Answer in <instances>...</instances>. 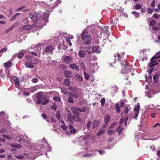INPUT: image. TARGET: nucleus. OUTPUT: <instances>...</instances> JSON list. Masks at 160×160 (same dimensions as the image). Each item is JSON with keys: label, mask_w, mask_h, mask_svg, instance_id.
Instances as JSON below:
<instances>
[{"label": "nucleus", "mask_w": 160, "mask_h": 160, "mask_svg": "<svg viewBox=\"0 0 160 160\" xmlns=\"http://www.w3.org/2000/svg\"><path fill=\"white\" fill-rule=\"evenodd\" d=\"M83 73L84 75L85 78L87 80H88L89 78V75L88 74L85 72V71H84Z\"/></svg>", "instance_id": "a18cd8bd"}, {"label": "nucleus", "mask_w": 160, "mask_h": 160, "mask_svg": "<svg viewBox=\"0 0 160 160\" xmlns=\"http://www.w3.org/2000/svg\"><path fill=\"white\" fill-rule=\"evenodd\" d=\"M83 40L84 43L87 45H89L91 41V37L90 35H87V37L81 38Z\"/></svg>", "instance_id": "0eeeda50"}, {"label": "nucleus", "mask_w": 160, "mask_h": 160, "mask_svg": "<svg viewBox=\"0 0 160 160\" xmlns=\"http://www.w3.org/2000/svg\"><path fill=\"white\" fill-rule=\"evenodd\" d=\"M42 116L43 118L46 119V120L47 121V122H49L50 121L48 119V118H47L46 115L44 114V113L42 114Z\"/></svg>", "instance_id": "de8ad7c7"}, {"label": "nucleus", "mask_w": 160, "mask_h": 160, "mask_svg": "<svg viewBox=\"0 0 160 160\" xmlns=\"http://www.w3.org/2000/svg\"><path fill=\"white\" fill-rule=\"evenodd\" d=\"M51 108L54 110H56L57 109V106L55 103H54L53 106L51 107Z\"/></svg>", "instance_id": "052dcab7"}, {"label": "nucleus", "mask_w": 160, "mask_h": 160, "mask_svg": "<svg viewBox=\"0 0 160 160\" xmlns=\"http://www.w3.org/2000/svg\"><path fill=\"white\" fill-rule=\"evenodd\" d=\"M69 131L72 134H74L77 132V130L74 128V126L73 125H70L69 126Z\"/></svg>", "instance_id": "2eb2a0df"}, {"label": "nucleus", "mask_w": 160, "mask_h": 160, "mask_svg": "<svg viewBox=\"0 0 160 160\" xmlns=\"http://www.w3.org/2000/svg\"><path fill=\"white\" fill-rule=\"evenodd\" d=\"M92 50V47L91 46L88 47L86 50L88 53L91 54V53H93Z\"/></svg>", "instance_id": "2f4dec72"}, {"label": "nucleus", "mask_w": 160, "mask_h": 160, "mask_svg": "<svg viewBox=\"0 0 160 160\" xmlns=\"http://www.w3.org/2000/svg\"><path fill=\"white\" fill-rule=\"evenodd\" d=\"M128 119V117L126 118L125 117H123L121 118L119 122L120 125L118 127V129H119L121 128V126H122V124L124 122V126H125L127 125Z\"/></svg>", "instance_id": "9d476101"}, {"label": "nucleus", "mask_w": 160, "mask_h": 160, "mask_svg": "<svg viewBox=\"0 0 160 160\" xmlns=\"http://www.w3.org/2000/svg\"><path fill=\"white\" fill-rule=\"evenodd\" d=\"M135 8L136 9H139L142 8V6L139 4H137L135 5Z\"/></svg>", "instance_id": "c03bdc74"}, {"label": "nucleus", "mask_w": 160, "mask_h": 160, "mask_svg": "<svg viewBox=\"0 0 160 160\" xmlns=\"http://www.w3.org/2000/svg\"><path fill=\"white\" fill-rule=\"evenodd\" d=\"M97 151V150L96 149H92L91 151L92 152V153H88L87 154L84 155H83V157H87V158H90V157H92L94 156V155L95 154H94V153H95Z\"/></svg>", "instance_id": "ddd939ff"}, {"label": "nucleus", "mask_w": 160, "mask_h": 160, "mask_svg": "<svg viewBox=\"0 0 160 160\" xmlns=\"http://www.w3.org/2000/svg\"><path fill=\"white\" fill-rule=\"evenodd\" d=\"M69 67L72 69L76 70H78L79 69V67L74 63L70 64L69 65Z\"/></svg>", "instance_id": "6ab92c4d"}, {"label": "nucleus", "mask_w": 160, "mask_h": 160, "mask_svg": "<svg viewBox=\"0 0 160 160\" xmlns=\"http://www.w3.org/2000/svg\"><path fill=\"white\" fill-rule=\"evenodd\" d=\"M145 77L146 78L145 81L147 82H148V79L150 81L152 79V76H150V75H149L148 76V78H147V77L146 75Z\"/></svg>", "instance_id": "603ef678"}, {"label": "nucleus", "mask_w": 160, "mask_h": 160, "mask_svg": "<svg viewBox=\"0 0 160 160\" xmlns=\"http://www.w3.org/2000/svg\"><path fill=\"white\" fill-rule=\"evenodd\" d=\"M105 98H102L100 101V102L101 103V106H104V104L105 103Z\"/></svg>", "instance_id": "49530a36"}, {"label": "nucleus", "mask_w": 160, "mask_h": 160, "mask_svg": "<svg viewBox=\"0 0 160 160\" xmlns=\"http://www.w3.org/2000/svg\"><path fill=\"white\" fill-rule=\"evenodd\" d=\"M30 53H31V54H32V55H34L35 56H37L38 55H39V54H40L39 52H38V53H37L36 52H31Z\"/></svg>", "instance_id": "680f3d73"}, {"label": "nucleus", "mask_w": 160, "mask_h": 160, "mask_svg": "<svg viewBox=\"0 0 160 160\" xmlns=\"http://www.w3.org/2000/svg\"><path fill=\"white\" fill-rule=\"evenodd\" d=\"M91 67L93 70H96L98 68V66L96 63H92Z\"/></svg>", "instance_id": "a878e982"}, {"label": "nucleus", "mask_w": 160, "mask_h": 160, "mask_svg": "<svg viewBox=\"0 0 160 160\" xmlns=\"http://www.w3.org/2000/svg\"><path fill=\"white\" fill-rule=\"evenodd\" d=\"M64 75L66 77L69 78L72 76V73L69 71H66L64 72Z\"/></svg>", "instance_id": "412c9836"}, {"label": "nucleus", "mask_w": 160, "mask_h": 160, "mask_svg": "<svg viewBox=\"0 0 160 160\" xmlns=\"http://www.w3.org/2000/svg\"><path fill=\"white\" fill-rule=\"evenodd\" d=\"M2 136L3 138H6V139H8L10 140L11 138V137H9V136H8V135L4 134H3L2 135Z\"/></svg>", "instance_id": "4d7b16f0"}, {"label": "nucleus", "mask_w": 160, "mask_h": 160, "mask_svg": "<svg viewBox=\"0 0 160 160\" xmlns=\"http://www.w3.org/2000/svg\"><path fill=\"white\" fill-rule=\"evenodd\" d=\"M5 67L6 68H9L12 65V63L9 61H8L5 63H3Z\"/></svg>", "instance_id": "4be33fe9"}, {"label": "nucleus", "mask_w": 160, "mask_h": 160, "mask_svg": "<svg viewBox=\"0 0 160 160\" xmlns=\"http://www.w3.org/2000/svg\"><path fill=\"white\" fill-rule=\"evenodd\" d=\"M93 53H99L101 52V49L99 48V47L98 46H93Z\"/></svg>", "instance_id": "f3484780"}, {"label": "nucleus", "mask_w": 160, "mask_h": 160, "mask_svg": "<svg viewBox=\"0 0 160 160\" xmlns=\"http://www.w3.org/2000/svg\"><path fill=\"white\" fill-rule=\"evenodd\" d=\"M63 83L66 85L69 86L70 85V81L68 79H66L64 81Z\"/></svg>", "instance_id": "f704fd0d"}, {"label": "nucleus", "mask_w": 160, "mask_h": 160, "mask_svg": "<svg viewBox=\"0 0 160 160\" xmlns=\"http://www.w3.org/2000/svg\"><path fill=\"white\" fill-rule=\"evenodd\" d=\"M61 92L64 95L68 94L67 89L66 88H61Z\"/></svg>", "instance_id": "c85d7f7f"}, {"label": "nucleus", "mask_w": 160, "mask_h": 160, "mask_svg": "<svg viewBox=\"0 0 160 160\" xmlns=\"http://www.w3.org/2000/svg\"><path fill=\"white\" fill-rule=\"evenodd\" d=\"M160 58V51L157 52L151 59L149 65L152 67L157 65L158 62H157L156 59Z\"/></svg>", "instance_id": "f03ea898"}, {"label": "nucleus", "mask_w": 160, "mask_h": 160, "mask_svg": "<svg viewBox=\"0 0 160 160\" xmlns=\"http://www.w3.org/2000/svg\"><path fill=\"white\" fill-rule=\"evenodd\" d=\"M153 16L156 19H158L160 18V14H158L156 13H154L153 15Z\"/></svg>", "instance_id": "864d4df0"}, {"label": "nucleus", "mask_w": 160, "mask_h": 160, "mask_svg": "<svg viewBox=\"0 0 160 160\" xmlns=\"http://www.w3.org/2000/svg\"><path fill=\"white\" fill-rule=\"evenodd\" d=\"M54 49V47L52 45H49L47 46L45 49V51L47 52H52Z\"/></svg>", "instance_id": "a211bd4d"}, {"label": "nucleus", "mask_w": 160, "mask_h": 160, "mask_svg": "<svg viewBox=\"0 0 160 160\" xmlns=\"http://www.w3.org/2000/svg\"><path fill=\"white\" fill-rule=\"evenodd\" d=\"M66 41L69 43V46H72V43L71 42L69 38L66 37Z\"/></svg>", "instance_id": "8fccbe9b"}, {"label": "nucleus", "mask_w": 160, "mask_h": 160, "mask_svg": "<svg viewBox=\"0 0 160 160\" xmlns=\"http://www.w3.org/2000/svg\"><path fill=\"white\" fill-rule=\"evenodd\" d=\"M27 59L30 61L32 63L37 64L38 63V61L36 59L28 55L26 56Z\"/></svg>", "instance_id": "9b49d317"}, {"label": "nucleus", "mask_w": 160, "mask_h": 160, "mask_svg": "<svg viewBox=\"0 0 160 160\" xmlns=\"http://www.w3.org/2000/svg\"><path fill=\"white\" fill-rule=\"evenodd\" d=\"M68 95H71L72 97H73L75 98H77L78 97V95L76 93L72 92H69L68 93Z\"/></svg>", "instance_id": "5701e85b"}, {"label": "nucleus", "mask_w": 160, "mask_h": 160, "mask_svg": "<svg viewBox=\"0 0 160 160\" xmlns=\"http://www.w3.org/2000/svg\"><path fill=\"white\" fill-rule=\"evenodd\" d=\"M102 40V39L101 37H97L95 39V43L96 44H99L100 43V42Z\"/></svg>", "instance_id": "bb28decb"}, {"label": "nucleus", "mask_w": 160, "mask_h": 160, "mask_svg": "<svg viewBox=\"0 0 160 160\" xmlns=\"http://www.w3.org/2000/svg\"><path fill=\"white\" fill-rule=\"evenodd\" d=\"M68 89L71 91L75 92L77 90V89L76 87L72 86L69 87L68 88Z\"/></svg>", "instance_id": "4c0bfd02"}, {"label": "nucleus", "mask_w": 160, "mask_h": 160, "mask_svg": "<svg viewBox=\"0 0 160 160\" xmlns=\"http://www.w3.org/2000/svg\"><path fill=\"white\" fill-rule=\"evenodd\" d=\"M48 0H44L45 1H47ZM50 1L52 2V3H50L52 5L51 7H54L57 4V1L59 0H49Z\"/></svg>", "instance_id": "b1692460"}, {"label": "nucleus", "mask_w": 160, "mask_h": 160, "mask_svg": "<svg viewBox=\"0 0 160 160\" xmlns=\"http://www.w3.org/2000/svg\"><path fill=\"white\" fill-rule=\"evenodd\" d=\"M124 54V52H121L119 54L118 53L117 55H114V57H115L116 58H118L117 59L118 61H122L123 62V63L121 62V64L122 65H124V68H123V70L122 71V73L125 74H128V76H129V75H133L134 74L131 73V71L129 68H127V69L126 68L127 65L126 64V62L123 61V57Z\"/></svg>", "instance_id": "f257e3e1"}, {"label": "nucleus", "mask_w": 160, "mask_h": 160, "mask_svg": "<svg viewBox=\"0 0 160 160\" xmlns=\"http://www.w3.org/2000/svg\"><path fill=\"white\" fill-rule=\"evenodd\" d=\"M98 122L96 120L94 121L92 123L93 127L92 129H93L94 128H97L98 125Z\"/></svg>", "instance_id": "c756f323"}, {"label": "nucleus", "mask_w": 160, "mask_h": 160, "mask_svg": "<svg viewBox=\"0 0 160 160\" xmlns=\"http://www.w3.org/2000/svg\"><path fill=\"white\" fill-rule=\"evenodd\" d=\"M69 98L68 99V101L70 103H73V100L72 97L71 95H68Z\"/></svg>", "instance_id": "79ce46f5"}, {"label": "nucleus", "mask_w": 160, "mask_h": 160, "mask_svg": "<svg viewBox=\"0 0 160 160\" xmlns=\"http://www.w3.org/2000/svg\"><path fill=\"white\" fill-rule=\"evenodd\" d=\"M124 104V102L122 101L116 104L115 108L118 112H120V107H122L123 106Z\"/></svg>", "instance_id": "f8f14e48"}, {"label": "nucleus", "mask_w": 160, "mask_h": 160, "mask_svg": "<svg viewBox=\"0 0 160 160\" xmlns=\"http://www.w3.org/2000/svg\"><path fill=\"white\" fill-rule=\"evenodd\" d=\"M25 6H24L20 7L19 8L16 9V12L19 11L23 9L24 8H25Z\"/></svg>", "instance_id": "13d9d810"}, {"label": "nucleus", "mask_w": 160, "mask_h": 160, "mask_svg": "<svg viewBox=\"0 0 160 160\" xmlns=\"http://www.w3.org/2000/svg\"><path fill=\"white\" fill-rule=\"evenodd\" d=\"M53 99L55 101H60L61 100L60 97H54L53 98Z\"/></svg>", "instance_id": "3c124183"}, {"label": "nucleus", "mask_w": 160, "mask_h": 160, "mask_svg": "<svg viewBox=\"0 0 160 160\" xmlns=\"http://www.w3.org/2000/svg\"><path fill=\"white\" fill-rule=\"evenodd\" d=\"M49 101V100L48 99H45L43 101H42L41 103L43 105H44L47 103Z\"/></svg>", "instance_id": "5fc2aeb1"}, {"label": "nucleus", "mask_w": 160, "mask_h": 160, "mask_svg": "<svg viewBox=\"0 0 160 160\" xmlns=\"http://www.w3.org/2000/svg\"><path fill=\"white\" fill-rule=\"evenodd\" d=\"M110 119V116L108 115H106L104 118V121L106 123H108Z\"/></svg>", "instance_id": "cd10ccee"}, {"label": "nucleus", "mask_w": 160, "mask_h": 160, "mask_svg": "<svg viewBox=\"0 0 160 160\" xmlns=\"http://www.w3.org/2000/svg\"><path fill=\"white\" fill-rule=\"evenodd\" d=\"M39 16V14H37L36 12H35V14L34 16V18H33V19L32 20L35 22L37 21L38 20V17Z\"/></svg>", "instance_id": "a19ab883"}, {"label": "nucleus", "mask_w": 160, "mask_h": 160, "mask_svg": "<svg viewBox=\"0 0 160 160\" xmlns=\"http://www.w3.org/2000/svg\"><path fill=\"white\" fill-rule=\"evenodd\" d=\"M15 157L18 159H22L24 158V156L22 155H16L15 156Z\"/></svg>", "instance_id": "6e6d98bb"}, {"label": "nucleus", "mask_w": 160, "mask_h": 160, "mask_svg": "<svg viewBox=\"0 0 160 160\" xmlns=\"http://www.w3.org/2000/svg\"><path fill=\"white\" fill-rule=\"evenodd\" d=\"M104 132L105 131L104 130H101L97 133V135L98 136H99L101 135H102Z\"/></svg>", "instance_id": "e433bc0d"}, {"label": "nucleus", "mask_w": 160, "mask_h": 160, "mask_svg": "<svg viewBox=\"0 0 160 160\" xmlns=\"http://www.w3.org/2000/svg\"><path fill=\"white\" fill-rule=\"evenodd\" d=\"M152 29L153 30L158 31L160 30V28L157 26H153L152 27Z\"/></svg>", "instance_id": "0e129e2a"}, {"label": "nucleus", "mask_w": 160, "mask_h": 160, "mask_svg": "<svg viewBox=\"0 0 160 160\" xmlns=\"http://www.w3.org/2000/svg\"><path fill=\"white\" fill-rule=\"evenodd\" d=\"M26 66L30 68H32L33 67V65L29 62H26L25 64Z\"/></svg>", "instance_id": "473e14b6"}, {"label": "nucleus", "mask_w": 160, "mask_h": 160, "mask_svg": "<svg viewBox=\"0 0 160 160\" xmlns=\"http://www.w3.org/2000/svg\"><path fill=\"white\" fill-rule=\"evenodd\" d=\"M10 146L12 148L11 149V151H17L16 148H19L21 147V146L18 144H12Z\"/></svg>", "instance_id": "4468645a"}, {"label": "nucleus", "mask_w": 160, "mask_h": 160, "mask_svg": "<svg viewBox=\"0 0 160 160\" xmlns=\"http://www.w3.org/2000/svg\"><path fill=\"white\" fill-rule=\"evenodd\" d=\"M24 55V53L22 52H20L19 54L17 53L15 54V55L17 56L18 58H22Z\"/></svg>", "instance_id": "c9c22d12"}, {"label": "nucleus", "mask_w": 160, "mask_h": 160, "mask_svg": "<svg viewBox=\"0 0 160 160\" xmlns=\"http://www.w3.org/2000/svg\"><path fill=\"white\" fill-rule=\"evenodd\" d=\"M71 111L73 113L76 114H78L81 112H84L86 111L85 107L83 108L82 109L77 107H72Z\"/></svg>", "instance_id": "7ed1b4c3"}, {"label": "nucleus", "mask_w": 160, "mask_h": 160, "mask_svg": "<svg viewBox=\"0 0 160 160\" xmlns=\"http://www.w3.org/2000/svg\"><path fill=\"white\" fill-rule=\"evenodd\" d=\"M88 33V31L87 30H84L83 31L82 34L81 35V38H83L84 37H87V34Z\"/></svg>", "instance_id": "72a5a7b5"}, {"label": "nucleus", "mask_w": 160, "mask_h": 160, "mask_svg": "<svg viewBox=\"0 0 160 160\" xmlns=\"http://www.w3.org/2000/svg\"><path fill=\"white\" fill-rule=\"evenodd\" d=\"M156 20H152L151 21L150 24L151 26L153 27L155 24H156Z\"/></svg>", "instance_id": "37998d69"}, {"label": "nucleus", "mask_w": 160, "mask_h": 160, "mask_svg": "<svg viewBox=\"0 0 160 160\" xmlns=\"http://www.w3.org/2000/svg\"><path fill=\"white\" fill-rule=\"evenodd\" d=\"M35 14V12H31L29 14V17L31 19H33V18H34V16Z\"/></svg>", "instance_id": "09e8293b"}, {"label": "nucleus", "mask_w": 160, "mask_h": 160, "mask_svg": "<svg viewBox=\"0 0 160 160\" xmlns=\"http://www.w3.org/2000/svg\"><path fill=\"white\" fill-rule=\"evenodd\" d=\"M32 81L33 83H37L38 81V79L37 78H33L32 79Z\"/></svg>", "instance_id": "338daca9"}, {"label": "nucleus", "mask_w": 160, "mask_h": 160, "mask_svg": "<svg viewBox=\"0 0 160 160\" xmlns=\"http://www.w3.org/2000/svg\"><path fill=\"white\" fill-rule=\"evenodd\" d=\"M159 75L158 74H155L153 77V79L154 80H157L159 78Z\"/></svg>", "instance_id": "bf43d9fd"}, {"label": "nucleus", "mask_w": 160, "mask_h": 160, "mask_svg": "<svg viewBox=\"0 0 160 160\" xmlns=\"http://www.w3.org/2000/svg\"><path fill=\"white\" fill-rule=\"evenodd\" d=\"M36 25L35 24H33L31 26L30 25H24L22 26L23 29L26 30H30L32 28H34L35 27Z\"/></svg>", "instance_id": "dca6fc26"}, {"label": "nucleus", "mask_w": 160, "mask_h": 160, "mask_svg": "<svg viewBox=\"0 0 160 160\" xmlns=\"http://www.w3.org/2000/svg\"><path fill=\"white\" fill-rule=\"evenodd\" d=\"M6 129L2 128L0 130V133H4L6 132Z\"/></svg>", "instance_id": "774afa93"}, {"label": "nucleus", "mask_w": 160, "mask_h": 160, "mask_svg": "<svg viewBox=\"0 0 160 160\" xmlns=\"http://www.w3.org/2000/svg\"><path fill=\"white\" fill-rule=\"evenodd\" d=\"M13 80L14 81L15 83L18 86H20L19 82L18 79L15 76L12 77Z\"/></svg>", "instance_id": "393cba45"}, {"label": "nucleus", "mask_w": 160, "mask_h": 160, "mask_svg": "<svg viewBox=\"0 0 160 160\" xmlns=\"http://www.w3.org/2000/svg\"><path fill=\"white\" fill-rule=\"evenodd\" d=\"M44 144H45L46 146H47V147H46V150H47L48 151H51V148L49 147V146L48 143L47 142H44Z\"/></svg>", "instance_id": "58836bf2"}, {"label": "nucleus", "mask_w": 160, "mask_h": 160, "mask_svg": "<svg viewBox=\"0 0 160 160\" xmlns=\"http://www.w3.org/2000/svg\"><path fill=\"white\" fill-rule=\"evenodd\" d=\"M63 61L66 64H69L72 61V56H67L65 57L63 59Z\"/></svg>", "instance_id": "6e6552de"}, {"label": "nucleus", "mask_w": 160, "mask_h": 160, "mask_svg": "<svg viewBox=\"0 0 160 160\" xmlns=\"http://www.w3.org/2000/svg\"><path fill=\"white\" fill-rule=\"evenodd\" d=\"M78 55L80 57L84 58L85 56V52L84 50H80L79 53Z\"/></svg>", "instance_id": "aec40b11"}, {"label": "nucleus", "mask_w": 160, "mask_h": 160, "mask_svg": "<svg viewBox=\"0 0 160 160\" xmlns=\"http://www.w3.org/2000/svg\"><path fill=\"white\" fill-rule=\"evenodd\" d=\"M114 131L112 130H110L108 131V134L112 135L113 134Z\"/></svg>", "instance_id": "69168bd1"}, {"label": "nucleus", "mask_w": 160, "mask_h": 160, "mask_svg": "<svg viewBox=\"0 0 160 160\" xmlns=\"http://www.w3.org/2000/svg\"><path fill=\"white\" fill-rule=\"evenodd\" d=\"M37 98L38 99L37 103L38 104L41 103L42 101L45 99L44 96L42 94L41 92H38L36 96Z\"/></svg>", "instance_id": "20e7f679"}, {"label": "nucleus", "mask_w": 160, "mask_h": 160, "mask_svg": "<svg viewBox=\"0 0 160 160\" xmlns=\"http://www.w3.org/2000/svg\"><path fill=\"white\" fill-rule=\"evenodd\" d=\"M100 28L102 34H103L105 36V38H108L110 33L108 31V27L107 26L104 27V28L100 27Z\"/></svg>", "instance_id": "39448f33"}, {"label": "nucleus", "mask_w": 160, "mask_h": 160, "mask_svg": "<svg viewBox=\"0 0 160 160\" xmlns=\"http://www.w3.org/2000/svg\"><path fill=\"white\" fill-rule=\"evenodd\" d=\"M49 14V11L46 10L42 17V19L45 22H48Z\"/></svg>", "instance_id": "1a4fd4ad"}, {"label": "nucleus", "mask_w": 160, "mask_h": 160, "mask_svg": "<svg viewBox=\"0 0 160 160\" xmlns=\"http://www.w3.org/2000/svg\"><path fill=\"white\" fill-rule=\"evenodd\" d=\"M63 124H64V122ZM61 128H62V129H63L64 130H66L68 128V127L66 125H65L64 124L61 126Z\"/></svg>", "instance_id": "e2e57ef3"}, {"label": "nucleus", "mask_w": 160, "mask_h": 160, "mask_svg": "<svg viewBox=\"0 0 160 160\" xmlns=\"http://www.w3.org/2000/svg\"><path fill=\"white\" fill-rule=\"evenodd\" d=\"M140 105L139 103H138L137 106L134 108V119H137L138 117V113H139V109L140 108Z\"/></svg>", "instance_id": "423d86ee"}, {"label": "nucleus", "mask_w": 160, "mask_h": 160, "mask_svg": "<svg viewBox=\"0 0 160 160\" xmlns=\"http://www.w3.org/2000/svg\"><path fill=\"white\" fill-rule=\"evenodd\" d=\"M132 14L134 16L135 18H138L140 17V15L139 12L135 11L132 12Z\"/></svg>", "instance_id": "7c9ffc66"}, {"label": "nucleus", "mask_w": 160, "mask_h": 160, "mask_svg": "<svg viewBox=\"0 0 160 160\" xmlns=\"http://www.w3.org/2000/svg\"><path fill=\"white\" fill-rule=\"evenodd\" d=\"M92 122L91 121H89L87 123V128L90 130H91L92 128L90 127V126L91 125Z\"/></svg>", "instance_id": "ea45409f"}]
</instances>
